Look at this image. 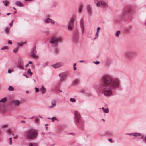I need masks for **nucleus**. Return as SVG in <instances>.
I'll return each mask as SVG.
<instances>
[{"label":"nucleus","mask_w":146,"mask_h":146,"mask_svg":"<svg viewBox=\"0 0 146 146\" xmlns=\"http://www.w3.org/2000/svg\"><path fill=\"white\" fill-rule=\"evenodd\" d=\"M99 87L101 88V92L107 97L112 96L113 91L121 87L120 80L112 77L108 74H106L101 78L100 82Z\"/></svg>","instance_id":"1"},{"label":"nucleus","mask_w":146,"mask_h":146,"mask_svg":"<svg viewBox=\"0 0 146 146\" xmlns=\"http://www.w3.org/2000/svg\"><path fill=\"white\" fill-rule=\"evenodd\" d=\"M74 120L76 125L80 129H84V123L83 120L81 118V115L77 111H74Z\"/></svg>","instance_id":"2"},{"label":"nucleus","mask_w":146,"mask_h":146,"mask_svg":"<svg viewBox=\"0 0 146 146\" xmlns=\"http://www.w3.org/2000/svg\"><path fill=\"white\" fill-rule=\"evenodd\" d=\"M38 136V133L35 130L30 129L26 132L25 136L28 140H32L36 138Z\"/></svg>","instance_id":"3"},{"label":"nucleus","mask_w":146,"mask_h":146,"mask_svg":"<svg viewBox=\"0 0 146 146\" xmlns=\"http://www.w3.org/2000/svg\"><path fill=\"white\" fill-rule=\"evenodd\" d=\"M94 3L98 7L105 8L108 6L107 3L104 0H94Z\"/></svg>","instance_id":"4"},{"label":"nucleus","mask_w":146,"mask_h":146,"mask_svg":"<svg viewBox=\"0 0 146 146\" xmlns=\"http://www.w3.org/2000/svg\"><path fill=\"white\" fill-rule=\"evenodd\" d=\"M62 39L61 37H54L51 39L50 42L52 44V46L56 47L57 46L58 43L62 42Z\"/></svg>","instance_id":"5"},{"label":"nucleus","mask_w":146,"mask_h":146,"mask_svg":"<svg viewBox=\"0 0 146 146\" xmlns=\"http://www.w3.org/2000/svg\"><path fill=\"white\" fill-rule=\"evenodd\" d=\"M135 54L134 52L131 51L127 50L124 52L123 56L126 59L129 60L131 57L135 56Z\"/></svg>","instance_id":"6"},{"label":"nucleus","mask_w":146,"mask_h":146,"mask_svg":"<svg viewBox=\"0 0 146 146\" xmlns=\"http://www.w3.org/2000/svg\"><path fill=\"white\" fill-rule=\"evenodd\" d=\"M79 34L77 32L74 33L73 35L72 41L75 43H77L79 40Z\"/></svg>","instance_id":"7"},{"label":"nucleus","mask_w":146,"mask_h":146,"mask_svg":"<svg viewBox=\"0 0 146 146\" xmlns=\"http://www.w3.org/2000/svg\"><path fill=\"white\" fill-rule=\"evenodd\" d=\"M79 25L81 30V33H83L84 31V20L82 18H81L79 21Z\"/></svg>","instance_id":"8"},{"label":"nucleus","mask_w":146,"mask_h":146,"mask_svg":"<svg viewBox=\"0 0 146 146\" xmlns=\"http://www.w3.org/2000/svg\"><path fill=\"white\" fill-rule=\"evenodd\" d=\"M36 51L35 47L33 48L32 51L31 52V54L30 55V56L35 59H37L38 56L36 55Z\"/></svg>","instance_id":"9"},{"label":"nucleus","mask_w":146,"mask_h":146,"mask_svg":"<svg viewBox=\"0 0 146 146\" xmlns=\"http://www.w3.org/2000/svg\"><path fill=\"white\" fill-rule=\"evenodd\" d=\"M17 67L20 69L23 70L24 69L23 67V61L21 59H19L18 61V65Z\"/></svg>","instance_id":"10"},{"label":"nucleus","mask_w":146,"mask_h":146,"mask_svg":"<svg viewBox=\"0 0 146 146\" xmlns=\"http://www.w3.org/2000/svg\"><path fill=\"white\" fill-rule=\"evenodd\" d=\"M63 65V63L61 62H59L52 65L51 66L54 68H57L62 66Z\"/></svg>","instance_id":"11"},{"label":"nucleus","mask_w":146,"mask_h":146,"mask_svg":"<svg viewBox=\"0 0 146 146\" xmlns=\"http://www.w3.org/2000/svg\"><path fill=\"white\" fill-rule=\"evenodd\" d=\"M86 10L89 15H91L92 14V9L91 6L89 5H88L86 6Z\"/></svg>","instance_id":"12"},{"label":"nucleus","mask_w":146,"mask_h":146,"mask_svg":"<svg viewBox=\"0 0 146 146\" xmlns=\"http://www.w3.org/2000/svg\"><path fill=\"white\" fill-rule=\"evenodd\" d=\"M131 11V10H130L129 8H125L122 13V15L124 16L125 15H127L128 14V12L130 13Z\"/></svg>","instance_id":"13"},{"label":"nucleus","mask_w":146,"mask_h":146,"mask_svg":"<svg viewBox=\"0 0 146 146\" xmlns=\"http://www.w3.org/2000/svg\"><path fill=\"white\" fill-rule=\"evenodd\" d=\"M74 18L73 17L72 18H70L68 22V25L74 27Z\"/></svg>","instance_id":"14"},{"label":"nucleus","mask_w":146,"mask_h":146,"mask_svg":"<svg viewBox=\"0 0 146 146\" xmlns=\"http://www.w3.org/2000/svg\"><path fill=\"white\" fill-rule=\"evenodd\" d=\"M57 100L56 99H53L51 102L52 105L49 107V108H53L56 105Z\"/></svg>","instance_id":"15"},{"label":"nucleus","mask_w":146,"mask_h":146,"mask_svg":"<svg viewBox=\"0 0 146 146\" xmlns=\"http://www.w3.org/2000/svg\"><path fill=\"white\" fill-rule=\"evenodd\" d=\"M12 102L15 106H18L20 104V101L18 100H13L12 101Z\"/></svg>","instance_id":"16"},{"label":"nucleus","mask_w":146,"mask_h":146,"mask_svg":"<svg viewBox=\"0 0 146 146\" xmlns=\"http://www.w3.org/2000/svg\"><path fill=\"white\" fill-rule=\"evenodd\" d=\"M15 4L17 6L19 7H23V4L21 2L18 1L15 3Z\"/></svg>","instance_id":"17"},{"label":"nucleus","mask_w":146,"mask_h":146,"mask_svg":"<svg viewBox=\"0 0 146 146\" xmlns=\"http://www.w3.org/2000/svg\"><path fill=\"white\" fill-rule=\"evenodd\" d=\"M79 82V80L78 79H75L72 82V84L74 85H76L78 84Z\"/></svg>","instance_id":"18"},{"label":"nucleus","mask_w":146,"mask_h":146,"mask_svg":"<svg viewBox=\"0 0 146 146\" xmlns=\"http://www.w3.org/2000/svg\"><path fill=\"white\" fill-rule=\"evenodd\" d=\"M59 76L60 77V79L62 80L65 79L66 78V77L63 75V74H59Z\"/></svg>","instance_id":"19"},{"label":"nucleus","mask_w":146,"mask_h":146,"mask_svg":"<svg viewBox=\"0 0 146 146\" xmlns=\"http://www.w3.org/2000/svg\"><path fill=\"white\" fill-rule=\"evenodd\" d=\"M141 134L139 133H134L133 135L134 137L141 136Z\"/></svg>","instance_id":"20"},{"label":"nucleus","mask_w":146,"mask_h":146,"mask_svg":"<svg viewBox=\"0 0 146 146\" xmlns=\"http://www.w3.org/2000/svg\"><path fill=\"white\" fill-rule=\"evenodd\" d=\"M83 5H81L78 8V12L79 13H81L82 12V9L83 8Z\"/></svg>","instance_id":"21"},{"label":"nucleus","mask_w":146,"mask_h":146,"mask_svg":"<svg viewBox=\"0 0 146 146\" xmlns=\"http://www.w3.org/2000/svg\"><path fill=\"white\" fill-rule=\"evenodd\" d=\"M50 19L49 17L47 18L44 21V22L46 23H50Z\"/></svg>","instance_id":"22"},{"label":"nucleus","mask_w":146,"mask_h":146,"mask_svg":"<svg viewBox=\"0 0 146 146\" xmlns=\"http://www.w3.org/2000/svg\"><path fill=\"white\" fill-rule=\"evenodd\" d=\"M48 119H51L52 120V122H54V121L57 119V118L55 117H52V118H50L49 117H48L47 118Z\"/></svg>","instance_id":"23"},{"label":"nucleus","mask_w":146,"mask_h":146,"mask_svg":"<svg viewBox=\"0 0 146 146\" xmlns=\"http://www.w3.org/2000/svg\"><path fill=\"white\" fill-rule=\"evenodd\" d=\"M40 90L41 92L42 93H44L46 91L45 89L44 88H43L42 86V87L41 88Z\"/></svg>","instance_id":"24"},{"label":"nucleus","mask_w":146,"mask_h":146,"mask_svg":"<svg viewBox=\"0 0 146 146\" xmlns=\"http://www.w3.org/2000/svg\"><path fill=\"white\" fill-rule=\"evenodd\" d=\"M19 47H17L15 48L13 50V52L15 53H16L19 49Z\"/></svg>","instance_id":"25"},{"label":"nucleus","mask_w":146,"mask_h":146,"mask_svg":"<svg viewBox=\"0 0 146 146\" xmlns=\"http://www.w3.org/2000/svg\"><path fill=\"white\" fill-rule=\"evenodd\" d=\"M120 33V31L119 30L115 34V35L116 37H118L119 36V35Z\"/></svg>","instance_id":"26"},{"label":"nucleus","mask_w":146,"mask_h":146,"mask_svg":"<svg viewBox=\"0 0 146 146\" xmlns=\"http://www.w3.org/2000/svg\"><path fill=\"white\" fill-rule=\"evenodd\" d=\"M7 100V99L5 98H4L1 99L0 101V102H4Z\"/></svg>","instance_id":"27"},{"label":"nucleus","mask_w":146,"mask_h":146,"mask_svg":"<svg viewBox=\"0 0 146 146\" xmlns=\"http://www.w3.org/2000/svg\"><path fill=\"white\" fill-rule=\"evenodd\" d=\"M8 89L10 91H13L14 90V88L11 86H9Z\"/></svg>","instance_id":"28"},{"label":"nucleus","mask_w":146,"mask_h":146,"mask_svg":"<svg viewBox=\"0 0 146 146\" xmlns=\"http://www.w3.org/2000/svg\"><path fill=\"white\" fill-rule=\"evenodd\" d=\"M3 2L4 3V4L5 6H7L8 3V1L6 0L3 1Z\"/></svg>","instance_id":"29"},{"label":"nucleus","mask_w":146,"mask_h":146,"mask_svg":"<svg viewBox=\"0 0 146 146\" xmlns=\"http://www.w3.org/2000/svg\"><path fill=\"white\" fill-rule=\"evenodd\" d=\"M7 127V125L6 124H3L1 125V128H6Z\"/></svg>","instance_id":"30"},{"label":"nucleus","mask_w":146,"mask_h":146,"mask_svg":"<svg viewBox=\"0 0 146 146\" xmlns=\"http://www.w3.org/2000/svg\"><path fill=\"white\" fill-rule=\"evenodd\" d=\"M5 49H9V48L7 46H4L1 48V50H4Z\"/></svg>","instance_id":"31"},{"label":"nucleus","mask_w":146,"mask_h":146,"mask_svg":"<svg viewBox=\"0 0 146 146\" xmlns=\"http://www.w3.org/2000/svg\"><path fill=\"white\" fill-rule=\"evenodd\" d=\"M98 33H99V31H96V37H95L94 38V39H96L97 38L98 36Z\"/></svg>","instance_id":"32"},{"label":"nucleus","mask_w":146,"mask_h":146,"mask_svg":"<svg viewBox=\"0 0 146 146\" xmlns=\"http://www.w3.org/2000/svg\"><path fill=\"white\" fill-rule=\"evenodd\" d=\"M70 100L72 102H75L76 101V100L75 98H71L70 99Z\"/></svg>","instance_id":"33"},{"label":"nucleus","mask_w":146,"mask_h":146,"mask_svg":"<svg viewBox=\"0 0 146 146\" xmlns=\"http://www.w3.org/2000/svg\"><path fill=\"white\" fill-rule=\"evenodd\" d=\"M59 49L58 48H56L55 50V52L56 54H58L59 53Z\"/></svg>","instance_id":"34"},{"label":"nucleus","mask_w":146,"mask_h":146,"mask_svg":"<svg viewBox=\"0 0 146 146\" xmlns=\"http://www.w3.org/2000/svg\"><path fill=\"white\" fill-rule=\"evenodd\" d=\"M73 27H72L71 26L68 25V29L69 30L71 31L73 29Z\"/></svg>","instance_id":"35"},{"label":"nucleus","mask_w":146,"mask_h":146,"mask_svg":"<svg viewBox=\"0 0 146 146\" xmlns=\"http://www.w3.org/2000/svg\"><path fill=\"white\" fill-rule=\"evenodd\" d=\"M27 72L28 74H29L30 76L32 75L33 74L32 72L30 71V69H29L28 70Z\"/></svg>","instance_id":"36"},{"label":"nucleus","mask_w":146,"mask_h":146,"mask_svg":"<svg viewBox=\"0 0 146 146\" xmlns=\"http://www.w3.org/2000/svg\"><path fill=\"white\" fill-rule=\"evenodd\" d=\"M104 111L105 113H108L109 112V110L108 109L106 108L104 110Z\"/></svg>","instance_id":"37"},{"label":"nucleus","mask_w":146,"mask_h":146,"mask_svg":"<svg viewBox=\"0 0 146 146\" xmlns=\"http://www.w3.org/2000/svg\"><path fill=\"white\" fill-rule=\"evenodd\" d=\"M142 139H143L144 142L146 143V136L145 137H142Z\"/></svg>","instance_id":"38"},{"label":"nucleus","mask_w":146,"mask_h":146,"mask_svg":"<svg viewBox=\"0 0 146 146\" xmlns=\"http://www.w3.org/2000/svg\"><path fill=\"white\" fill-rule=\"evenodd\" d=\"M9 144L10 145H11L12 144V138H10L9 139Z\"/></svg>","instance_id":"39"},{"label":"nucleus","mask_w":146,"mask_h":146,"mask_svg":"<svg viewBox=\"0 0 146 146\" xmlns=\"http://www.w3.org/2000/svg\"><path fill=\"white\" fill-rule=\"evenodd\" d=\"M50 23H51L52 24H54L55 23V21H54L50 19Z\"/></svg>","instance_id":"40"},{"label":"nucleus","mask_w":146,"mask_h":146,"mask_svg":"<svg viewBox=\"0 0 146 146\" xmlns=\"http://www.w3.org/2000/svg\"><path fill=\"white\" fill-rule=\"evenodd\" d=\"M39 121V119L38 118H36L35 120V122L36 123H38Z\"/></svg>","instance_id":"41"},{"label":"nucleus","mask_w":146,"mask_h":146,"mask_svg":"<svg viewBox=\"0 0 146 146\" xmlns=\"http://www.w3.org/2000/svg\"><path fill=\"white\" fill-rule=\"evenodd\" d=\"M93 63H95L96 65H97L100 63V62L98 61H97L96 62L94 61L93 62Z\"/></svg>","instance_id":"42"},{"label":"nucleus","mask_w":146,"mask_h":146,"mask_svg":"<svg viewBox=\"0 0 146 146\" xmlns=\"http://www.w3.org/2000/svg\"><path fill=\"white\" fill-rule=\"evenodd\" d=\"M17 44L19 46H22L24 44L23 43H20V42H18L17 43Z\"/></svg>","instance_id":"43"},{"label":"nucleus","mask_w":146,"mask_h":146,"mask_svg":"<svg viewBox=\"0 0 146 146\" xmlns=\"http://www.w3.org/2000/svg\"><path fill=\"white\" fill-rule=\"evenodd\" d=\"M35 89L36 91V92H38V91H39V90L36 87H35Z\"/></svg>","instance_id":"44"},{"label":"nucleus","mask_w":146,"mask_h":146,"mask_svg":"<svg viewBox=\"0 0 146 146\" xmlns=\"http://www.w3.org/2000/svg\"><path fill=\"white\" fill-rule=\"evenodd\" d=\"M98 85H96L94 86V88L96 90H98Z\"/></svg>","instance_id":"45"},{"label":"nucleus","mask_w":146,"mask_h":146,"mask_svg":"<svg viewBox=\"0 0 146 146\" xmlns=\"http://www.w3.org/2000/svg\"><path fill=\"white\" fill-rule=\"evenodd\" d=\"M13 21V20H12L11 22L9 23V25L10 26H12Z\"/></svg>","instance_id":"46"},{"label":"nucleus","mask_w":146,"mask_h":146,"mask_svg":"<svg viewBox=\"0 0 146 146\" xmlns=\"http://www.w3.org/2000/svg\"><path fill=\"white\" fill-rule=\"evenodd\" d=\"M134 133H127V134L128 135H133V134Z\"/></svg>","instance_id":"47"},{"label":"nucleus","mask_w":146,"mask_h":146,"mask_svg":"<svg viewBox=\"0 0 146 146\" xmlns=\"http://www.w3.org/2000/svg\"><path fill=\"white\" fill-rule=\"evenodd\" d=\"M108 140L109 141H110V142L112 143L113 142V141H112V139H108Z\"/></svg>","instance_id":"48"},{"label":"nucleus","mask_w":146,"mask_h":146,"mask_svg":"<svg viewBox=\"0 0 146 146\" xmlns=\"http://www.w3.org/2000/svg\"><path fill=\"white\" fill-rule=\"evenodd\" d=\"M11 131L10 130H8L7 131V134H8L9 133H11Z\"/></svg>","instance_id":"49"},{"label":"nucleus","mask_w":146,"mask_h":146,"mask_svg":"<svg viewBox=\"0 0 146 146\" xmlns=\"http://www.w3.org/2000/svg\"><path fill=\"white\" fill-rule=\"evenodd\" d=\"M8 44H11L12 43V41L11 40H9L8 41Z\"/></svg>","instance_id":"50"},{"label":"nucleus","mask_w":146,"mask_h":146,"mask_svg":"<svg viewBox=\"0 0 146 146\" xmlns=\"http://www.w3.org/2000/svg\"><path fill=\"white\" fill-rule=\"evenodd\" d=\"M23 75L24 76H25L26 77V78H28V77L27 75H26L25 74H23Z\"/></svg>","instance_id":"51"},{"label":"nucleus","mask_w":146,"mask_h":146,"mask_svg":"<svg viewBox=\"0 0 146 146\" xmlns=\"http://www.w3.org/2000/svg\"><path fill=\"white\" fill-rule=\"evenodd\" d=\"M8 72L9 74L11 73V71L10 70H8Z\"/></svg>","instance_id":"52"},{"label":"nucleus","mask_w":146,"mask_h":146,"mask_svg":"<svg viewBox=\"0 0 146 146\" xmlns=\"http://www.w3.org/2000/svg\"><path fill=\"white\" fill-rule=\"evenodd\" d=\"M73 69H74V70H76V67L74 66Z\"/></svg>","instance_id":"53"},{"label":"nucleus","mask_w":146,"mask_h":146,"mask_svg":"<svg viewBox=\"0 0 146 146\" xmlns=\"http://www.w3.org/2000/svg\"><path fill=\"white\" fill-rule=\"evenodd\" d=\"M34 146V145L33 144H32L31 143H30V145H29V146Z\"/></svg>","instance_id":"54"},{"label":"nucleus","mask_w":146,"mask_h":146,"mask_svg":"<svg viewBox=\"0 0 146 146\" xmlns=\"http://www.w3.org/2000/svg\"><path fill=\"white\" fill-rule=\"evenodd\" d=\"M100 27H98L97 28V31H99V30H100Z\"/></svg>","instance_id":"55"},{"label":"nucleus","mask_w":146,"mask_h":146,"mask_svg":"<svg viewBox=\"0 0 146 146\" xmlns=\"http://www.w3.org/2000/svg\"><path fill=\"white\" fill-rule=\"evenodd\" d=\"M32 63V62L31 61H29V64H31Z\"/></svg>","instance_id":"56"},{"label":"nucleus","mask_w":146,"mask_h":146,"mask_svg":"<svg viewBox=\"0 0 146 146\" xmlns=\"http://www.w3.org/2000/svg\"><path fill=\"white\" fill-rule=\"evenodd\" d=\"M21 123H25V121H24L23 120V121H21Z\"/></svg>","instance_id":"57"},{"label":"nucleus","mask_w":146,"mask_h":146,"mask_svg":"<svg viewBox=\"0 0 146 146\" xmlns=\"http://www.w3.org/2000/svg\"><path fill=\"white\" fill-rule=\"evenodd\" d=\"M80 62H84V61L83 60H80Z\"/></svg>","instance_id":"58"},{"label":"nucleus","mask_w":146,"mask_h":146,"mask_svg":"<svg viewBox=\"0 0 146 146\" xmlns=\"http://www.w3.org/2000/svg\"><path fill=\"white\" fill-rule=\"evenodd\" d=\"M29 65V64H27L25 66V67H27Z\"/></svg>","instance_id":"59"},{"label":"nucleus","mask_w":146,"mask_h":146,"mask_svg":"<svg viewBox=\"0 0 146 146\" xmlns=\"http://www.w3.org/2000/svg\"><path fill=\"white\" fill-rule=\"evenodd\" d=\"M26 93H27V94H28V93H29V91H28V90L26 91Z\"/></svg>","instance_id":"60"},{"label":"nucleus","mask_w":146,"mask_h":146,"mask_svg":"<svg viewBox=\"0 0 146 146\" xmlns=\"http://www.w3.org/2000/svg\"><path fill=\"white\" fill-rule=\"evenodd\" d=\"M11 14V13H7V15H10Z\"/></svg>","instance_id":"61"},{"label":"nucleus","mask_w":146,"mask_h":146,"mask_svg":"<svg viewBox=\"0 0 146 146\" xmlns=\"http://www.w3.org/2000/svg\"><path fill=\"white\" fill-rule=\"evenodd\" d=\"M5 31L7 32H8V31H9V30L7 29H6Z\"/></svg>","instance_id":"62"},{"label":"nucleus","mask_w":146,"mask_h":146,"mask_svg":"<svg viewBox=\"0 0 146 146\" xmlns=\"http://www.w3.org/2000/svg\"><path fill=\"white\" fill-rule=\"evenodd\" d=\"M38 117L41 118H42V117L40 115H38Z\"/></svg>","instance_id":"63"},{"label":"nucleus","mask_w":146,"mask_h":146,"mask_svg":"<svg viewBox=\"0 0 146 146\" xmlns=\"http://www.w3.org/2000/svg\"><path fill=\"white\" fill-rule=\"evenodd\" d=\"M102 109L104 111V110L105 109L104 108V107H102Z\"/></svg>","instance_id":"64"}]
</instances>
